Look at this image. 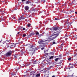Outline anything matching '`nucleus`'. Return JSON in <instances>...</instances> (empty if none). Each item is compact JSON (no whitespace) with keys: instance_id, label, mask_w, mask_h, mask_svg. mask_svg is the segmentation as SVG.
<instances>
[{"instance_id":"nucleus-48","label":"nucleus","mask_w":77,"mask_h":77,"mask_svg":"<svg viewBox=\"0 0 77 77\" xmlns=\"http://www.w3.org/2000/svg\"><path fill=\"white\" fill-rule=\"evenodd\" d=\"M2 9H0V12H2Z\"/></svg>"},{"instance_id":"nucleus-47","label":"nucleus","mask_w":77,"mask_h":77,"mask_svg":"<svg viewBox=\"0 0 77 77\" xmlns=\"http://www.w3.org/2000/svg\"><path fill=\"white\" fill-rule=\"evenodd\" d=\"M22 2H24L25 1V0H22Z\"/></svg>"},{"instance_id":"nucleus-63","label":"nucleus","mask_w":77,"mask_h":77,"mask_svg":"<svg viewBox=\"0 0 77 77\" xmlns=\"http://www.w3.org/2000/svg\"><path fill=\"white\" fill-rule=\"evenodd\" d=\"M4 19H2V21H4Z\"/></svg>"},{"instance_id":"nucleus-26","label":"nucleus","mask_w":77,"mask_h":77,"mask_svg":"<svg viewBox=\"0 0 77 77\" xmlns=\"http://www.w3.org/2000/svg\"><path fill=\"white\" fill-rule=\"evenodd\" d=\"M36 63H36V61H34V64H36Z\"/></svg>"},{"instance_id":"nucleus-50","label":"nucleus","mask_w":77,"mask_h":77,"mask_svg":"<svg viewBox=\"0 0 77 77\" xmlns=\"http://www.w3.org/2000/svg\"><path fill=\"white\" fill-rule=\"evenodd\" d=\"M17 34H20V32H17Z\"/></svg>"},{"instance_id":"nucleus-64","label":"nucleus","mask_w":77,"mask_h":77,"mask_svg":"<svg viewBox=\"0 0 77 77\" xmlns=\"http://www.w3.org/2000/svg\"><path fill=\"white\" fill-rule=\"evenodd\" d=\"M74 12V11H72L71 12Z\"/></svg>"},{"instance_id":"nucleus-1","label":"nucleus","mask_w":77,"mask_h":77,"mask_svg":"<svg viewBox=\"0 0 77 77\" xmlns=\"http://www.w3.org/2000/svg\"><path fill=\"white\" fill-rule=\"evenodd\" d=\"M60 32V31H59L57 32L58 33L56 34H52L49 38V41H51L53 40V39H56L59 36Z\"/></svg>"},{"instance_id":"nucleus-11","label":"nucleus","mask_w":77,"mask_h":77,"mask_svg":"<svg viewBox=\"0 0 77 77\" xmlns=\"http://www.w3.org/2000/svg\"><path fill=\"white\" fill-rule=\"evenodd\" d=\"M11 46H10V48H13V47H16V45H12L11 44Z\"/></svg>"},{"instance_id":"nucleus-4","label":"nucleus","mask_w":77,"mask_h":77,"mask_svg":"<svg viewBox=\"0 0 77 77\" xmlns=\"http://www.w3.org/2000/svg\"><path fill=\"white\" fill-rule=\"evenodd\" d=\"M38 49L36 48H30L29 49V51H31L32 53L33 54L35 52V51H36V50Z\"/></svg>"},{"instance_id":"nucleus-6","label":"nucleus","mask_w":77,"mask_h":77,"mask_svg":"<svg viewBox=\"0 0 77 77\" xmlns=\"http://www.w3.org/2000/svg\"><path fill=\"white\" fill-rule=\"evenodd\" d=\"M35 71L32 72L30 73V75H32V77H34V76L35 75V74H35Z\"/></svg>"},{"instance_id":"nucleus-42","label":"nucleus","mask_w":77,"mask_h":77,"mask_svg":"<svg viewBox=\"0 0 77 77\" xmlns=\"http://www.w3.org/2000/svg\"><path fill=\"white\" fill-rule=\"evenodd\" d=\"M49 60H46V61H47L48 62V61H49Z\"/></svg>"},{"instance_id":"nucleus-38","label":"nucleus","mask_w":77,"mask_h":77,"mask_svg":"<svg viewBox=\"0 0 77 77\" xmlns=\"http://www.w3.org/2000/svg\"><path fill=\"white\" fill-rule=\"evenodd\" d=\"M68 39V38H65V40L66 41H67V40Z\"/></svg>"},{"instance_id":"nucleus-44","label":"nucleus","mask_w":77,"mask_h":77,"mask_svg":"<svg viewBox=\"0 0 77 77\" xmlns=\"http://www.w3.org/2000/svg\"><path fill=\"white\" fill-rule=\"evenodd\" d=\"M69 24H68V26H67V27H69V25H68Z\"/></svg>"},{"instance_id":"nucleus-3","label":"nucleus","mask_w":77,"mask_h":77,"mask_svg":"<svg viewBox=\"0 0 77 77\" xmlns=\"http://www.w3.org/2000/svg\"><path fill=\"white\" fill-rule=\"evenodd\" d=\"M12 53V51H9L7 53H6L5 55L7 57H8L9 56H10L11 54Z\"/></svg>"},{"instance_id":"nucleus-19","label":"nucleus","mask_w":77,"mask_h":77,"mask_svg":"<svg viewBox=\"0 0 77 77\" xmlns=\"http://www.w3.org/2000/svg\"><path fill=\"white\" fill-rule=\"evenodd\" d=\"M35 34H36V35H39V32H35Z\"/></svg>"},{"instance_id":"nucleus-31","label":"nucleus","mask_w":77,"mask_h":77,"mask_svg":"<svg viewBox=\"0 0 77 77\" xmlns=\"http://www.w3.org/2000/svg\"><path fill=\"white\" fill-rule=\"evenodd\" d=\"M25 18H26V17H22V20H24V19H25Z\"/></svg>"},{"instance_id":"nucleus-22","label":"nucleus","mask_w":77,"mask_h":77,"mask_svg":"<svg viewBox=\"0 0 77 77\" xmlns=\"http://www.w3.org/2000/svg\"><path fill=\"white\" fill-rule=\"evenodd\" d=\"M50 29L51 30L52 32H53V28H50Z\"/></svg>"},{"instance_id":"nucleus-15","label":"nucleus","mask_w":77,"mask_h":77,"mask_svg":"<svg viewBox=\"0 0 77 77\" xmlns=\"http://www.w3.org/2000/svg\"><path fill=\"white\" fill-rule=\"evenodd\" d=\"M53 57H54V56H51V57H49V59H53Z\"/></svg>"},{"instance_id":"nucleus-35","label":"nucleus","mask_w":77,"mask_h":77,"mask_svg":"<svg viewBox=\"0 0 77 77\" xmlns=\"http://www.w3.org/2000/svg\"><path fill=\"white\" fill-rule=\"evenodd\" d=\"M30 65V64H27V65H26V66H29V65Z\"/></svg>"},{"instance_id":"nucleus-54","label":"nucleus","mask_w":77,"mask_h":77,"mask_svg":"<svg viewBox=\"0 0 77 77\" xmlns=\"http://www.w3.org/2000/svg\"><path fill=\"white\" fill-rule=\"evenodd\" d=\"M48 53H47L46 54V55H48Z\"/></svg>"},{"instance_id":"nucleus-41","label":"nucleus","mask_w":77,"mask_h":77,"mask_svg":"<svg viewBox=\"0 0 77 77\" xmlns=\"http://www.w3.org/2000/svg\"><path fill=\"white\" fill-rule=\"evenodd\" d=\"M17 68V70H18V69H19V68Z\"/></svg>"},{"instance_id":"nucleus-32","label":"nucleus","mask_w":77,"mask_h":77,"mask_svg":"<svg viewBox=\"0 0 77 77\" xmlns=\"http://www.w3.org/2000/svg\"><path fill=\"white\" fill-rule=\"evenodd\" d=\"M66 54H68V55H69V54H70V53H66Z\"/></svg>"},{"instance_id":"nucleus-39","label":"nucleus","mask_w":77,"mask_h":77,"mask_svg":"<svg viewBox=\"0 0 77 77\" xmlns=\"http://www.w3.org/2000/svg\"><path fill=\"white\" fill-rule=\"evenodd\" d=\"M53 44H55V42H53Z\"/></svg>"},{"instance_id":"nucleus-62","label":"nucleus","mask_w":77,"mask_h":77,"mask_svg":"<svg viewBox=\"0 0 77 77\" xmlns=\"http://www.w3.org/2000/svg\"><path fill=\"white\" fill-rule=\"evenodd\" d=\"M14 10H17V8H15Z\"/></svg>"},{"instance_id":"nucleus-27","label":"nucleus","mask_w":77,"mask_h":77,"mask_svg":"<svg viewBox=\"0 0 77 77\" xmlns=\"http://www.w3.org/2000/svg\"><path fill=\"white\" fill-rule=\"evenodd\" d=\"M59 20L58 18H55V20Z\"/></svg>"},{"instance_id":"nucleus-33","label":"nucleus","mask_w":77,"mask_h":77,"mask_svg":"<svg viewBox=\"0 0 77 77\" xmlns=\"http://www.w3.org/2000/svg\"><path fill=\"white\" fill-rule=\"evenodd\" d=\"M59 57H62V55H59Z\"/></svg>"},{"instance_id":"nucleus-60","label":"nucleus","mask_w":77,"mask_h":77,"mask_svg":"<svg viewBox=\"0 0 77 77\" xmlns=\"http://www.w3.org/2000/svg\"><path fill=\"white\" fill-rule=\"evenodd\" d=\"M2 12H4V11H2Z\"/></svg>"},{"instance_id":"nucleus-12","label":"nucleus","mask_w":77,"mask_h":77,"mask_svg":"<svg viewBox=\"0 0 77 77\" xmlns=\"http://www.w3.org/2000/svg\"><path fill=\"white\" fill-rule=\"evenodd\" d=\"M40 48H44L45 47V45H42L40 46Z\"/></svg>"},{"instance_id":"nucleus-56","label":"nucleus","mask_w":77,"mask_h":77,"mask_svg":"<svg viewBox=\"0 0 77 77\" xmlns=\"http://www.w3.org/2000/svg\"><path fill=\"white\" fill-rule=\"evenodd\" d=\"M69 65H71V63H70L69 64Z\"/></svg>"},{"instance_id":"nucleus-9","label":"nucleus","mask_w":77,"mask_h":77,"mask_svg":"<svg viewBox=\"0 0 77 77\" xmlns=\"http://www.w3.org/2000/svg\"><path fill=\"white\" fill-rule=\"evenodd\" d=\"M20 55H14V58H17L18 59H20Z\"/></svg>"},{"instance_id":"nucleus-5","label":"nucleus","mask_w":77,"mask_h":77,"mask_svg":"<svg viewBox=\"0 0 77 77\" xmlns=\"http://www.w3.org/2000/svg\"><path fill=\"white\" fill-rule=\"evenodd\" d=\"M62 29V28H60L59 27H55L53 28V30H60Z\"/></svg>"},{"instance_id":"nucleus-21","label":"nucleus","mask_w":77,"mask_h":77,"mask_svg":"<svg viewBox=\"0 0 77 77\" xmlns=\"http://www.w3.org/2000/svg\"><path fill=\"white\" fill-rule=\"evenodd\" d=\"M51 55H54V52H51Z\"/></svg>"},{"instance_id":"nucleus-52","label":"nucleus","mask_w":77,"mask_h":77,"mask_svg":"<svg viewBox=\"0 0 77 77\" xmlns=\"http://www.w3.org/2000/svg\"><path fill=\"white\" fill-rule=\"evenodd\" d=\"M41 49L42 50H44V48H41Z\"/></svg>"},{"instance_id":"nucleus-7","label":"nucleus","mask_w":77,"mask_h":77,"mask_svg":"<svg viewBox=\"0 0 77 77\" xmlns=\"http://www.w3.org/2000/svg\"><path fill=\"white\" fill-rule=\"evenodd\" d=\"M35 35V32H32L31 33L30 35H29L28 36V38H30L31 36H32V35Z\"/></svg>"},{"instance_id":"nucleus-25","label":"nucleus","mask_w":77,"mask_h":77,"mask_svg":"<svg viewBox=\"0 0 77 77\" xmlns=\"http://www.w3.org/2000/svg\"><path fill=\"white\" fill-rule=\"evenodd\" d=\"M11 75H16V73L14 74L13 73H11Z\"/></svg>"},{"instance_id":"nucleus-61","label":"nucleus","mask_w":77,"mask_h":77,"mask_svg":"<svg viewBox=\"0 0 77 77\" xmlns=\"http://www.w3.org/2000/svg\"><path fill=\"white\" fill-rule=\"evenodd\" d=\"M75 38V39H76V40H77V37H76V38Z\"/></svg>"},{"instance_id":"nucleus-13","label":"nucleus","mask_w":77,"mask_h":77,"mask_svg":"<svg viewBox=\"0 0 77 77\" xmlns=\"http://www.w3.org/2000/svg\"><path fill=\"white\" fill-rule=\"evenodd\" d=\"M25 10H28L29 9V6H26L25 7Z\"/></svg>"},{"instance_id":"nucleus-55","label":"nucleus","mask_w":77,"mask_h":77,"mask_svg":"<svg viewBox=\"0 0 77 77\" xmlns=\"http://www.w3.org/2000/svg\"><path fill=\"white\" fill-rule=\"evenodd\" d=\"M31 6H33V4H32L31 5Z\"/></svg>"},{"instance_id":"nucleus-46","label":"nucleus","mask_w":77,"mask_h":77,"mask_svg":"<svg viewBox=\"0 0 77 77\" xmlns=\"http://www.w3.org/2000/svg\"><path fill=\"white\" fill-rule=\"evenodd\" d=\"M47 51V50H45L44 52H46V51Z\"/></svg>"},{"instance_id":"nucleus-20","label":"nucleus","mask_w":77,"mask_h":77,"mask_svg":"<svg viewBox=\"0 0 77 77\" xmlns=\"http://www.w3.org/2000/svg\"><path fill=\"white\" fill-rule=\"evenodd\" d=\"M30 3L29 2V1H27L26 2V4H29V3Z\"/></svg>"},{"instance_id":"nucleus-23","label":"nucleus","mask_w":77,"mask_h":77,"mask_svg":"<svg viewBox=\"0 0 77 77\" xmlns=\"http://www.w3.org/2000/svg\"><path fill=\"white\" fill-rule=\"evenodd\" d=\"M22 18L23 17H21L20 18H19L18 19V20H22Z\"/></svg>"},{"instance_id":"nucleus-16","label":"nucleus","mask_w":77,"mask_h":77,"mask_svg":"<svg viewBox=\"0 0 77 77\" xmlns=\"http://www.w3.org/2000/svg\"><path fill=\"white\" fill-rule=\"evenodd\" d=\"M61 59V58H57L55 59V61H57V60H58L59 59Z\"/></svg>"},{"instance_id":"nucleus-57","label":"nucleus","mask_w":77,"mask_h":77,"mask_svg":"<svg viewBox=\"0 0 77 77\" xmlns=\"http://www.w3.org/2000/svg\"><path fill=\"white\" fill-rule=\"evenodd\" d=\"M55 77V76H54V75H53V76H52V77Z\"/></svg>"},{"instance_id":"nucleus-17","label":"nucleus","mask_w":77,"mask_h":77,"mask_svg":"<svg viewBox=\"0 0 77 77\" xmlns=\"http://www.w3.org/2000/svg\"><path fill=\"white\" fill-rule=\"evenodd\" d=\"M40 76V74H38L36 75V76L37 77H39Z\"/></svg>"},{"instance_id":"nucleus-8","label":"nucleus","mask_w":77,"mask_h":77,"mask_svg":"<svg viewBox=\"0 0 77 77\" xmlns=\"http://www.w3.org/2000/svg\"><path fill=\"white\" fill-rule=\"evenodd\" d=\"M70 23H69V19H67L66 21V22L64 23V25H66V24H69Z\"/></svg>"},{"instance_id":"nucleus-30","label":"nucleus","mask_w":77,"mask_h":77,"mask_svg":"<svg viewBox=\"0 0 77 77\" xmlns=\"http://www.w3.org/2000/svg\"><path fill=\"white\" fill-rule=\"evenodd\" d=\"M71 59V57H70L68 58V60H70Z\"/></svg>"},{"instance_id":"nucleus-24","label":"nucleus","mask_w":77,"mask_h":77,"mask_svg":"<svg viewBox=\"0 0 77 77\" xmlns=\"http://www.w3.org/2000/svg\"><path fill=\"white\" fill-rule=\"evenodd\" d=\"M27 26L28 27H30V26H31V25L30 24H27Z\"/></svg>"},{"instance_id":"nucleus-36","label":"nucleus","mask_w":77,"mask_h":77,"mask_svg":"<svg viewBox=\"0 0 77 77\" xmlns=\"http://www.w3.org/2000/svg\"><path fill=\"white\" fill-rule=\"evenodd\" d=\"M26 29L25 28H23V30H25Z\"/></svg>"},{"instance_id":"nucleus-49","label":"nucleus","mask_w":77,"mask_h":77,"mask_svg":"<svg viewBox=\"0 0 77 77\" xmlns=\"http://www.w3.org/2000/svg\"><path fill=\"white\" fill-rule=\"evenodd\" d=\"M42 2H45V0H43V1H42Z\"/></svg>"},{"instance_id":"nucleus-14","label":"nucleus","mask_w":77,"mask_h":77,"mask_svg":"<svg viewBox=\"0 0 77 77\" xmlns=\"http://www.w3.org/2000/svg\"><path fill=\"white\" fill-rule=\"evenodd\" d=\"M30 48H36V47H35V45H32L31 46V47Z\"/></svg>"},{"instance_id":"nucleus-10","label":"nucleus","mask_w":77,"mask_h":77,"mask_svg":"<svg viewBox=\"0 0 77 77\" xmlns=\"http://www.w3.org/2000/svg\"><path fill=\"white\" fill-rule=\"evenodd\" d=\"M45 42L44 41L42 40L40 41H39L38 43L39 44H42V42Z\"/></svg>"},{"instance_id":"nucleus-18","label":"nucleus","mask_w":77,"mask_h":77,"mask_svg":"<svg viewBox=\"0 0 77 77\" xmlns=\"http://www.w3.org/2000/svg\"><path fill=\"white\" fill-rule=\"evenodd\" d=\"M26 36H27V35H26V34H23V37H25Z\"/></svg>"},{"instance_id":"nucleus-51","label":"nucleus","mask_w":77,"mask_h":77,"mask_svg":"<svg viewBox=\"0 0 77 77\" xmlns=\"http://www.w3.org/2000/svg\"><path fill=\"white\" fill-rule=\"evenodd\" d=\"M75 14H77V12H75Z\"/></svg>"},{"instance_id":"nucleus-40","label":"nucleus","mask_w":77,"mask_h":77,"mask_svg":"<svg viewBox=\"0 0 77 77\" xmlns=\"http://www.w3.org/2000/svg\"><path fill=\"white\" fill-rule=\"evenodd\" d=\"M77 54H75L74 55V57H75V56H77Z\"/></svg>"},{"instance_id":"nucleus-58","label":"nucleus","mask_w":77,"mask_h":77,"mask_svg":"<svg viewBox=\"0 0 77 77\" xmlns=\"http://www.w3.org/2000/svg\"><path fill=\"white\" fill-rule=\"evenodd\" d=\"M2 17H3V15H2V17H1V18L2 19Z\"/></svg>"},{"instance_id":"nucleus-37","label":"nucleus","mask_w":77,"mask_h":77,"mask_svg":"<svg viewBox=\"0 0 77 77\" xmlns=\"http://www.w3.org/2000/svg\"><path fill=\"white\" fill-rule=\"evenodd\" d=\"M13 17H14L13 19H15V16H14Z\"/></svg>"},{"instance_id":"nucleus-2","label":"nucleus","mask_w":77,"mask_h":77,"mask_svg":"<svg viewBox=\"0 0 77 77\" xmlns=\"http://www.w3.org/2000/svg\"><path fill=\"white\" fill-rule=\"evenodd\" d=\"M2 41H1L0 42V46H2V44H5V47L8 48L9 47V44L8 43H6V42H4L2 43Z\"/></svg>"},{"instance_id":"nucleus-53","label":"nucleus","mask_w":77,"mask_h":77,"mask_svg":"<svg viewBox=\"0 0 77 77\" xmlns=\"http://www.w3.org/2000/svg\"><path fill=\"white\" fill-rule=\"evenodd\" d=\"M77 38V35H75V38Z\"/></svg>"},{"instance_id":"nucleus-43","label":"nucleus","mask_w":77,"mask_h":77,"mask_svg":"<svg viewBox=\"0 0 77 77\" xmlns=\"http://www.w3.org/2000/svg\"><path fill=\"white\" fill-rule=\"evenodd\" d=\"M72 3H70V5H72Z\"/></svg>"},{"instance_id":"nucleus-59","label":"nucleus","mask_w":77,"mask_h":77,"mask_svg":"<svg viewBox=\"0 0 77 77\" xmlns=\"http://www.w3.org/2000/svg\"><path fill=\"white\" fill-rule=\"evenodd\" d=\"M63 44H62L61 45H63Z\"/></svg>"},{"instance_id":"nucleus-45","label":"nucleus","mask_w":77,"mask_h":77,"mask_svg":"<svg viewBox=\"0 0 77 77\" xmlns=\"http://www.w3.org/2000/svg\"><path fill=\"white\" fill-rule=\"evenodd\" d=\"M23 16H24V15H23L22 16H21V17H22V18H23Z\"/></svg>"},{"instance_id":"nucleus-28","label":"nucleus","mask_w":77,"mask_h":77,"mask_svg":"<svg viewBox=\"0 0 77 77\" xmlns=\"http://www.w3.org/2000/svg\"><path fill=\"white\" fill-rule=\"evenodd\" d=\"M70 68H73V65H71V66H70Z\"/></svg>"},{"instance_id":"nucleus-29","label":"nucleus","mask_w":77,"mask_h":77,"mask_svg":"<svg viewBox=\"0 0 77 77\" xmlns=\"http://www.w3.org/2000/svg\"><path fill=\"white\" fill-rule=\"evenodd\" d=\"M5 12H4V13L3 12L1 13V14L2 15H3L4 14H5Z\"/></svg>"},{"instance_id":"nucleus-34","label":"nucleus","mask_w":77,"mask_h":77,"mask_svg":"<svg viewBox=\"0 0 77 77\" xmlns=\"http://www.w3.org/2000/svg\"><path fill=\"white\" fill-rule=\"evenodd\" d=\"M27 45H29V44L26 45H25L24 46L25 47V46H27Z\"/></svg>"}]
</instances>
